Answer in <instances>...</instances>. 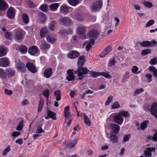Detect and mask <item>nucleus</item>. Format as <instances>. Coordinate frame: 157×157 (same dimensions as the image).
Returning <instances> with one entry per match:
<instances>
[{
	"label": "nucleus",
	"mask_w": 157,
	"mask_h": 157,
	"mask_svg": "<svg viewBox=\"0 0 157 157\" xmlns=\"http://www.w3.org/2000/svg\"><path fill=\"white\" fill-rule=\"evenodd\" d=\"M113 117V120L114 123L119 125H121L124 121L122 116L125 118H128L130 117V113L126 111L123 110L119 113H115Z\"/></svg>",
	"instance_id": "1"
},
{
	"label": "nucleus",
	"mask_w": 157,
	"mask_h": 157,
	"mask_svg": "<svg viewBox=\"0 0 157 157\" xmlns=\"http://www.w3.org/2000/svg\"><path fill=\"white\" fill-rule=\"evenodd\" d=\"M90 70L86 67H78L74 73L77 75L78 78L77 79L78 81L82 80L84 78V75L88 74Z\"/></svg>",
	"instance_id": "2"
},
{
	"label": "nucleus",
	"mask_w": 157,
	"mask_h": 157,
	"mask_svg": "<svg viewBox=\"0 0 157 157\" xmlns=\"http://www.w3.org/2000/svg\"><path fill=\"white\" fill-rule=\"evenodd\" d=\"M103 6L102 0H98L93 3L90 6V9L93 11H99Z\"/></svg>",
	"instance_id": "3"
},
{
	"label": "nucleus",
	"mask_w": 157,
	"mask_h": 157,
	"mask_svg": "<svg viewBox=\"0 0 157 157\" xmlns=\"http://www.w3.org/2000/svg\"><path fill=\"white\" fill-rule=\"evenodd\" d=\"M139 44L141 47H153L156 45L157 42L155 40L150 41H144L142 42H139Z\"/></svg>",
	"instance_id": "4"
},
{
	"label": "nucleus",
	"mask_w": 157,
	"mask_h": 157,
	"mask_svg": "<svg viewBox=\"0 0 157 157\" xmlns=\"http://www.w3.org/2000/svg\"><path fill=\"white\" fill-rule=\"evenodd\" d=\"M10 60L7 57L0 58V66L6 67L10 66Z\"/></svg>",
	"instance_id": "5"
},
{
	"label": "nucleus",
	"mask_w": 157,
	"mask_h": 157,
	"mask_svg": "<svg viewBox=\"0 0 157 157\" xmlns=\"http://www.w3.org/2000/svg\"><path fill=\"white\" fill-rule=\"evenodd\" d=\"M6 78H10L15 74V71L14 69L11 67L7 68L5 70Z\"/></svg>",
	"instance_id": "6"
},
{
	"label": "nucleus",
	"mask_w": 157,
	"mask_h": 157,
	"mask_svg": "<svg viewBox=\"0 0 157 157\" xmlns=\"http://www.w3.org/2000/svg\"><path fill=\"white\" fill-rule=\"evenodd\" d=\"M150 112L151 115L157 119V102H154L152 104Z\"/></svg>",
	"instance_id": "7"
},
{
	"label": "nucleus",
	"mask_w": 157,
	"mask_h": 157,
	"mask_svg": "<svg viewBox=\"0 0 157 157\" xmlns=\"http://www.w3.org/2000/svg\"><path fill=\"white\" fill-rule=\"evenodd\" d=\"M73 69H69L67 70V76L66 77V79L68 81H74L75 76L74 73L73 72Z\"/></svg>",
	"instance_id": "8"
},
{
	"label": "nucleus",
	"mask_w": 157,
	"mask_h": 157,
	"mask_svg": "<svg viewBox=\"0 0 157 157\" xmlns=\"http://www.w3.org/2000/svg\"><path fill=\"white\" fill-rule=\"evenodd\" d=\"M7 16L8 18L10 19H13L15 16V13L14 8L10 7L7 11Z\"/></svg>",
	"instance_id": "9"
},
{
	"label": "nucleus",
	"mask_w": 157,
	"mask_h": 157,
	"mask_svg": "<svg viewBox=\"0 0 157 157\" xmlns=\"http://www.w3.org/2000/svg\"><path fill=\"white\" fill-rule=\"evenodd\" d=\"M17 70L20 72L24 73L26 70L25 66L24 63L21 61L19 62L16 65Z\"/></svg>",
	"instance_id": "10"
},
{
	"label": "nucleus",
	"mask_w": 157,
	"mask_h": 157,
	"mask_svg": "<svg viewBox=\"0 0 157 157\" xmlns=\"http://www.w3.org/2000/svg\"><path fill=\"white\" fill-rule=\"evenodd\" d=\"M26 67L28 71L32 73H35L37 72L36 67L34 65L30 62H27Z\"/></svg>",
	"instance_id": "11"
},
{
	"label": "nucleus",
	"mask_w": 157,
	"mask_h": 157,
	"mask_svg": "<svg viewBox=\"0 0 157 157\" xmlns=\"http://www.w3.org/2000/svg\"><path fill=\"white\" fill-rule=\"evenodd\" d=\"M79 55V53L77 51L72 50L68 53L67 57L69 59H74L78 57Z\"/></svg>",
	"instance_id": "12"
},
{
	"label": "nucleus",
	"mask_w": 157,
	"mask_h": 157,
	"mask_svg": "<svg viewBox=\"0 0 157 157\" xmlns=\"http://www.w3.org/2000/svg\"><path fill=\"white\" fill-rule=\"evenodd\" d=\"M23 30L20 29H16L15 30V39L18 40H21L23 36Z\"/></svg>",
	"instance_id": "13"
},
{
	"label": "nucleus",
	"mask_w": 157,
	"mask_h": 157,
	"mask_svg": "<svg viewBox=\"0 0 157 157\" xmlns=\"http://www.w3.org/2000/svg\"><path fill=\"white\" fill-rule=\"evenodd\" d=\"M52 69L51 68H47L44 71V76L46 78H49L52 76Z\"/></svg>",
	"instance_id": "14"
},
{
	"label": "nucleus",
	"mask_w": 157,
	"mask_h": 157,
	"mask_svg": "<svg viewBox=\"0 0 157 157\" xmlns=\"http://www.w3.org/2000/svg\"><path fill=\"white\" fill-rule=\"evenodd\" d=\"M110 128L113 131V133L117 135L120 130V126L116 124L112 123L110 125Z\"/></svg>",
	"instance_id": "15"
},
{
	"label": "nucleus",
	"mask_w": 157,
	"mask_h": 157,
	"mask_svg": "<svg viewBox=\"0 0 157 157\" xmlns=\"http://www.w3.org/2000/svg\"><path fill=\"white\" fill-rule=\"evenodd\" d=\"M50 47V45L47 44L45 41H42L40 45V48L43 51H46Z\"/></svg>",
	"instance_id": "16"
},
{
	"label": "nucleus",
	"mask_w": 157,
	"mask_h": 157,
	"mask_svg": "<svg viewBox=\"0 0 157 157\" xmlns=\"http://www.w3.org/2000/svg\"><path fill=\"white\" fill-rule=\"evenodd\" d=\"M87 35L89 38L96 39L98 37L99 34L96 30L93 29L90 30L88 33Z\"/></svg>",
	"instance_id": "17"
},
{
	"label": "nucleus",
	"mask_w": 157,
	"mask_h": 157,
	"mask_svg": "<svg viewBox=\"0 0 157 157\" xmlns=\"http://www.w3.org/2000/svg\"><path fill=\"white\" fill-rule=\"evenodd\" d=\"M61 24L64 26H67L70 25L72 22V21L67 17H63L60 20Z\"/></svg>",
	"instance_id": "18"
},
{
	"label": "nucleus",
	"mask_w": 157,
	"mask_h": 157,
	"mask_svg": "<svg viewBox=\"0 0 157 157\" xmlns=\"http://www.w3.org/2000/svg\"><path fill=\"white\" fill-rule=\"evenodd\" d=\"M8 7L7 3L4 0H0V10L5 11Z\"/></svg>",
	"instance_id": "19"
},
{
	"label": "nucleus",
	"mask_w": 157,
	"mask_h": 157,
	"mask_svg": "<svg viewBox=\"0 0 157 157\" xmlns=\"http://www.w3.org/2000/svg\"><path fill=\"white\" fill-rule=\"evenodd\" d=\"M49 33L47 27H44L41 29L40 31V36L41 38H44L48 35Z\"/></svg>",
	"instance_id": "20"
},
{
	"label": "nucleus",
	"mask_w": 157,
	"mask_h": 157,
	"mask_svg": "<svg viewBox=\"0 0 157 157\" xmlns=\"http://www.w3.org/2000/svg\"><path fill=\"white\" fill-rule=\"evenodd\" d=\"M38 51V48L35 46H33L29 48L28 52L31 55H34Z\"/></svg>",
	"instance_id": "21"
},
{
	"label": "nucleus",
	"mask_w": 157,
	"mask_h": 157,
	"mask_svg": "<svg viewBox=\"0 0 157 157\" xmlns=\"http://www.w3.org/2000/svg\"><path fill=\"white\" fill-rule=\"evenodd\" d=\"M85 62V57L83 56H80L78 59L77 66L83 67Z\"/></svg>",
	"instance_id": "22"
},
{
	"label": "nucleus",
	"mask_w": 157,
	"mask_h": 157,
	"mask_svg": "<svg viewBox=\"0 0 157 157\" xmlns=\"http://www.w3.org/2000/svg\"><path fill=\"white\" fill-rule=\"evenodd\" d=\"M77 33L79 35H84L86 32V29L85 26H79L77 29Z\"/></svg>",
	"instance_id": "23"
},
{
	"label": "nucleus",
	"mask_w": 157,
	"mask_h": 157,
	"mask_svg": "<svg viewBox=\"0 0 157 157\" xmlns=\"http://www.w3.org/2000/svg\"><path fill=\"white\" fill-rule=\"evenodd\" d=\"M46 40L48 42L52 44L54 43L56 41V39L52 36V33L48 35L47 36Z\"/></svg>",
	"instance_id": "24"
},
{
	"label": "nucleus",
	"mask_w": 157,
	"mask_h": 157,
	"mask_svg": "<svg viewBox=\"0 0 157 157\" xmlns=\"http://www.w3.org/2000/svg\"><path fill=\"white\" fill-rule=\"evenodd\" d=\"M95 42L94 39H90L88 42L86 48V49L87 51H89L90 48L92 47V46L93 45Z\"/></svg>",
	"instance_id": "25"
},
{
	"label": "nucleus",
	"mask_w": 157,
	"mask_h": 157,
	"mask_svg": "<svg viewBox=\"0 0 157 157\" xmlns=\"http://www.w3.org/2000/svg\"><path fill=\"white\" fill-rule=\"evenodd\" d=\"M57 25V22L55 20H53L51 21L49 24V28L50 30L54 31Z\"/></svg>",
	"instance_id": "26"
},
{
	"label": "nucleus",
	"mask_w": 157,
	"mask_h": 157,
	"mask_svg": "<svg viewBox=\"0 0 157 157\" xmlns=\"http://www.w3.org/2000/svg\"><path fill=\"white\" fill-rule=\"evenodd\" d=\"M47 116L49 118H52L53 120H55L56 119V114L55 113L49 110H47Z\"/></svg>",
	"instance_id": "27"
},
{
	"label": "nucleus",
	"mask_w": 157,
	"mask_h": 157,
	"mask_svg": "<svg viewBox=\"0 0 157 157\" xmlns=\"http://www.w3.org/2000/svg\"><path fill=\"white\" fill-rule=\"evenodd\" d=\"M116 135L110 134V140L113 143H117L118 142V137Z\"/></svg>",
	"instance_id": "28"
},
{
	"label": "nucleus",
	"mask_w": 157,
	"mask_h": 157,
	"mask_svg": "<svg viewBox=\"0 0 157 157\" xmlns=\"http://www.w3.org/2000/svg\"><path fill=\"white\" fill-rule=\"evenodd\" d=\"M69 109L70 107L68 105L65 107L64 108V116L66 118L70 116L71 113Z\"/></svg>",
	"instance_id": "29"
},
{
	"label": "nucleus",
	"mask_w": 157,
	"mask_h": 157,
	"mask_svg": "<svg viewBox=\"0 0 157 157\" xmlns=\"http://www.w3.org/2000/svg\"><path fill=\"white\" fill-rule=\"evenodd\" d=\"M149 71L153 73L154 76L157 78V69L155 67L153 66H150L148 68Z\"/></svg>",
	"instance_id": "30"
},
{
	"label": "nucleus",
	"mask_w": 157,
	"mask_h": 157,
	"mask_svg": "<svg viewBox=\"0 0 157 157\" xmlns=\"http://www.w3.org/2000/svg\"><path fill=\"white\" fill-rule=\"evenodd\" d=\"M22 18L23 22L25 24H28L29 22V16L26 13H24L22 15Z\"/></svg>",
	"instance_id": "31"
},
{
	"label": "nucleus",
	"mask_w": 157,
	"mask_h": 157,
	"mask_svg": "<svg viewBox=\"0 0 157 157\" xmlns=\"http://www.w3.org/2000/svg\"><path fill=\"white\" fill-rule=\"evenodd\" d=\"M101 72H96L93 71H90L88 74L91 75L90 77L91 76L93 78H96L99 76H101Z\"/></svg>",
	"instance_id": "32"
},
{
	"label": "nucleus",
	"mask_w": 157,
	"mask_h": 157,
	"mask_svg": "<svg viewBox=\"0 0 157 157\" xmlns=\"http://www.w3.org/2000/svg\"><path fill=\"white\" fill-rule=\"evenodd\" d=\"M77 141L78 140L77 139H75L71 142L68 143L67 145V146L69 148H72L75 146Z\"/></svg>",
	"instance_id": "33"
},
{
	"label": "nucleus",
	"mask_w": 157,
	"mask_h": 157,
	"mask_svg": "<svg viewBox=\"0 0 157 157\" xmlns=\"http://www.w3.org/2000/svg\"><path fill=\"white\" fill-rule=\"evenodd\" d=\"M59 6L58 3H54L51 4L49 6L50 9L52 11L56 10Z\"/></svg>",
	"instance_id": "34"
},
{
	"label": "nucleus",
	"mask_w": 157,
	"mask_h": 157,
	"mask_svg": "<svg viewBox=\"0 0 157 157\" xmlns=\"http://www.w3.org/2000/svg\"><path fill=\"white\" fill-rule=\"evenodd\" d=\"M54 94L56 97V100L59 101L61 99V92L60 90H57L54 92Z\"/></svg>",
	"instance_id": "35"
},
{
	"label": "nucleus",
	"mask_w": 157,
	"mask_h": 157,
	"mask_svg": "<svg viewBox=\"0 0 157 157\" xmlns=\"http://www.w3.org/2000/svg\"><path fill=\"white\" fill-rule=\"evenodd\" d=\"M20 51L22 54H25L27 51V48L25 46L22 45L19 47Z\"/></svg>",
	"instance_id": "36"
},
{
	"label": "nucleus",
	"mask_w": 157,
	"mask_h": 157,
	"mask_svg": "<svg viewBox=\"0 0 157 157\" xmlns=\"http://www.w3.org/2000/svg\"><path fill=\"white\" fill-rule=\"evenodd\" d=\"M149 123L148 120H145L140 124V128L142 130H144L147 127Z\"/></svg>",
	"instance_id": "37"
},
{
	"label": "nucleus",
	"mask_w": 157,
	"mask_h": 157,
	"mask_svg": "<svg viewBox=\"0 0 157 157\" xmlns=\"http://www.w3.org/2000/svg\"><path fill=\"white\" fill-rule=\"evenodd\" d=\"M83 116L84 121L85 124L88 126H90L91 122L89 117L85 113L83 114Z\"/></svg>",
	"instance_id": "38"
},
{
	"label": "nucleus",
	"mask_w": 157,
	"mask_h": 157,
	"mask_svg": "<svg viewBox=\"0 0 157 157\" xmlns=\"http://www.w3.org/2000/svg\"><path fill=\"white\" fill-rule=\"evenodd\" d=\"M6 71L2 68H0V78L2 79L6 78Z\"/></svg>",
	"instance_id": "39"
},
{
	"label": "nucleus",
	"mask_w": 157,
	"mask_h": 157,
	"mask_svg": "<svg viewBox=\"0 0 157 157\" xmlns=\"http://www.w3.org/2000/svg\"><path fill=\"white\" fill-rule=\"evenodd\" d=\"M67 1L69 4L73 6H77L79 3L78 0H68Z\"/></svg>",
	"instance_id": "40"
},
{
	"label": "nucleus",
	"mask_w": 157,
	"mask_h": 157,
	"mask_svg": "<svg viewBox=\"0 0 157 157\" xmlns=\"http://www.w3.org/2000/svg\"><path fill=\"white\" fill-rule=\"evenodd\" d=\"M60 10L64 14H66L68 11L67 7L64 5H62L61 6Z\"/></svg>",
	"instance_id": "41"
},
{
	"label": "nucleus",
	"mask_w": 157,
	"mask_h": 157,
	"mask_svg": "<svg viewBox=\"0 0 157 157\" xmlns=\"http://www.w3.org/2000/svg\"><path fill=\"white\" fill-rule=\"evenodd\" d=\"M73 31L72 29H69L68 30L63 29L62 31H59V33L60 34H71Z\"/></svg>",
	"instance_id": "42"
},
{
	"label": "nucleus",
	"mask_w": 157,
	"mask_h": 157,
	"mask_svg": "<svg viewBox=\"0 0 157 157\" xmlns=\"http://www.w3.org/2000/svg\"><path fill=\"white\" fill-rule=\"evenodd\" d=\"M116 64V60L114 58L110 59L108 63V66L109 67H112L115 65Z\"/></svg>",
	"instance_id": "43"
},
{
	"label": "nucleus",
	"mask_w": 157,
	"mask_h": 157,
	"mask_svg": "<svg viewBox=\"0 0 157 157\" xmlns=\"http://www.w3.org/2000/svg\"><path fill=\"white\" fill-rule=\"evenodd\" d=\"M6 54L5 48L4 47H0V57L6 56Z\"/></svg>",
	"instance_id": "44"
},
{
	"label": "nucleus",
	"mask_w": 157,
	"mask_h": 157,
	"mask_svg": "<svg viewBox=\"0 0 157 157\" xmlns=\"http://www.w3.org/2000/svg\"><path fill=\"white\" fill-rule=\"evenodd\" d=\"M130 77V75L129 72H126L123 76L122 82H124L126 81L127 79L129 78Z\"/></svg>",
	"instance_id": "45"
},
{
	"label": "nucleus",
	"mask_w": 157,
	"mask_h": 157,
	"mask_svg": "<svg viewBox=\"0 0 157 157\" xmlns=\"http://www.w3.org/2000/svg\"><path fill=\"white\" fill-rule=\"evenodd\" d=\"M142 4L146 7L149 8H151L153 6L151 2L148 1H144L142 2Z\"/></svg>",
	"instance_id": "46"
},
{
	"label": "nucleus",
	"mask_w": 157,
	"mask_h": 157,
	"mask_svg": "<svg viewBox=\"0 0 157 157\" xmlns=\"http://www.w3.org/2000/svg\"><path fill=\"white\" fill-rule=\"evenodd\" d=\"M151 53V50L150 49H147L143 50L141 52V55L143 56H145Z\"/></svg>",
	"instance_id": "47"
},
{
	"label": "nucleus",
	"mask_w": 157,
	"mask_h": 157,
	"mask_svg": "<svg viewBox=\"0 0 157 157\" xmlns=\"http://www.w3.org/2000/svg\"><path fill=\"white\" fill-rule=\"evenodd\" d=\"M48 5L47 4H42L40 7V9L45 13L48 12Z\"/></svg>",
	"instance_id": "48"
},
{
	"label": "nucleus",
	"mask_w": 157,
	"mask_h": 157,
	"mask_svg": "<svg viewBox=\"0 0 157 157\" xmlns=\"http://www.w3.org/2000/svg\"><path fill=\"white\" fill-rule=\"evenodd\" d=\"M150 149V147H148L146 148V150L144 151V153L146 155V157H151L152 154Z\"/></svg>",
	"instance_id": "49"
},
{
	"label": "nucleus",
	"mask_w": 157,
	"mask_h": 157,
	"mask_svg": "<svg viewBox=\"0 0 157 157\" xmlns=\"http://www.w3.org/2000/svg\"><path fill=\"white\" fill-rule=\"evenodd\" d=\"M43 99H41L40 100V102H39L38 108L37 109V111L39 112H40L41 111L42 109L43 108Z\"/></svg>",
	"instance_id": "50"
},
{
	"label": "nucleus",
	"mask_w": 157,
	"mask_h": 157,
	"mask_svg": "<svg viewBox=\"0 0 157 157\" xmlns=\"http://www.w3.org/2000/svg\"><path fill=\"white\" fill-rule=\"evenodd\" d=\"M113 98V96L111 95H110L108 97L105 103V105L106 106H108L109 105L110 103L112 101Z\"/></svg>",
	"instance_id": "51"
},
{
	"label": "nucleus",
	"mask_w": 157,
	"mask_h": 157,
	"mask_svg": "<svg viewBox=\"0 0 157 157\" xmlns=\"http://www.w3.org/2000/svg\"><path fill=\"white\" fill-rule=\"evenodd\" d=\"M144 91V90L142 88H141L140 89H137L134 91L133 93V95L135 96L136 95L138 94L141 93H142Z\"/></svg>",
	"instance_id": "52"
},
{
	"label": "nucleus",
	"mask_w": 157,
	"mask_h": 157,
	"mask_svg": "<svg viewBox=\"0 0 157 157\" xmlns=\"http://www.w3.org/2000/svg\"><path fill=\"white\" fill-rule=\"evenodd\" d=\"M120 107V105L118 102L117 101H115L112 105L111 108L112 109H118Z\"/></svg>",
	"instance_id": "53"
},
{
	"label": "nucleus",
	"mask_w": 157,
	"mask_h": 157,
	"mask_svg": "<svg viewBox=\"0 0 157 157\" xmlns=\"http://www.w3.org/2000/svg\"><path fill=\"white\" fill-rule=\"evenodd\" d=\"M23 127V121H21L18 124L16 128V130L18 131H21V130Z\"/></svg>",
	"instance_id": "54"
},
{
	"label": "nucleus",
	"mask_w": 157,
	"mask_h": 157,
	"mask_svg": "<svg viewBox=\"0 0 157 157\" xmlns=\"http://www.w3.org/2000/svg\"><path fill=\"white\" fill-rule=\"evenodd\" d=\"M131 136V135L130 134L125 135L123 138L122 143L124 144L126 142L128 141L130 138Z\"/></svg>",
	"instance_id": "55"
},
{
	"label": "nucleus",
	"mask_w": 157,
	"mask_h": 157,
	"mask_svg": "<svg viewBox=\"0 0 157 157\" xmlns=\"http://www.w3.org/2000/svg\"><path fill=\"white\" fill-rule=\"evenodd\" d=\"M43 95L48 99L49 95V91L48 89H46L43 91L42 92Z\"/></svg>",
	"instance_id": "56"
},
{
	"label": "nucleus",
	"mask_w": 157,
	"mask_h": 157,
	"mask_svg": "<svg viewBox=\"0 0 157 157\" xmlns=\"http://www.w3.org/2000/svg\"><path fill=\"white\" fill-rule=\"evenodd\" d=\"M101 75L104 76L106 78L110 79L112 78L111 76L109 74L105 72H101Z\"/></svg>",
	"instance_id": "57"
},
{
	"label": "nucleus",
	"mask_w": 157,
	"mask_h": 157,
	"mask_svg": "<svg viewBox=\"0 0 157 157\" xmlns=\"http://www.w3.org/2000/svg\"><path fill=\"white\" fill-rule=\"evenodd\" d=\"M157 63V59L156 57H154L153 59H151L149 62V63L151 65H155Z\"/></svg>",
	"instance_id": "58"
},
{
	"label": "nucleus",
	"mask_w": 157,
	"mask_h": 157,
	"mask_svg": "<svg viewBox=\"0 0 157 157\" xmlns=\"http://www.w3.org/2000/svg\"><path fill=\"white\" fill-rule=\"evenodd\" d=\"M155 23V21L154 20L151 19L150 20L146 25V27H149Z\"/></svg>",
	"instance_id": "59"
},
{
	"label": "nucleus",
	"mask_w": 157,
	"mask_h": 157,
	"mask_svg": "<svg viewBox=\"0 0 157 157\" xmlns=\"http://www.w3.org/2000/svg\"><path fill=\"white\" fill-rule=\"evenodd\" d=\"M27 4L29 8H33L35 7V5L34 3L30 0L27 1Z\"/></svg>",
	"instance_id": "60"
},
{
	"label": "nucleus",
	"mask_w": 157,
	"mask_h": 157,
	"mask_svg": "<svg viewBox=\"0 0 157 157\" xmlns=\"http://www.w3.org/2000/svg\"><path fill=\"white\" fill-rule=\"evenodd\" d=\"M10 150V148L9 147H6L4 150V151L2 153V155L3 156L6 155L7 153Z\"/></svg>",
	"instance_id": "61"
},
{
	"label": "nucleus",
	"mask_w": 157,
	"mask_h": 157,
	"mask_svg": "<svg viewBox=\"0 0 157 157\" xmlns=\"http://www.w3.org/2000/svg\"><path fill=\"white\" fill-rule=\"evenodd\" d=\"M44 132V131L42 129L41 127L40 126H38L37 128L36 133L40 134Z\"/></svg>",
	"instance_id": "62"
},
{
	"label": "nucleus",
	"mask_w": 157,
	"mask_h": 157,
	"mask_svg": "<svg viewBox=\"0 0 157 157\" xmlns=\"http://www.w3.org/2000/svg\"><path fill=\"white\" fill-rule=\"evenodd\" d=\"M21 134L20 132L14 131L11 134V136L14 137H17Z\"/></svg>",
	"instance_id": "63"
},
{
	"label": "nucleus",
	"mask_w": 157,
	"mask_h": 157,
	"mask_svg": "<svg viewBox=\"0 0 157 157\" xmlns=\"http://www.w3.org/2000/svg\"><path fill=\"white\" fill-rule=\"evenodd\" d=\"M76 19L80 21H82L84 20V18L83 16L80 14L76 16Z\"/></svg>",
	"instance_id": "64"
}]
</instances>
